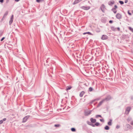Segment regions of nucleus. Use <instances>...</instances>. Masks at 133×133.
Instances as JSON below:
<instances>
[{
    "instance_id": "nucleus-1",
    "label": "nucleus",
    "mask_w": 133,
    "mask_h": 133,
    "mask_svg": "<svg viewBox=\"0 0 133 133\" xmlns=\"http://www.w3.org/2000/svg\"><path fill=\"white\" fill-rule=\"evenodd\" d=\"M111 97L110 95H108L103 99L104 102L108 101L111 99Z\"/></svg>"
},
{
    "instance_id": "nucleus-2",
    "label": "nucleus",
    "mask_w": 133,
    "mask_h": 133,
    "mask_svg": "<svg viewBox=\"0 0 133 133\" xmlns=\"http://www.w3.org/2000/svg\"><path fill=\"white\" fill-rule=\"evenodd\" d=\"M30 117V115H27L26 116H25V117H24L23 119L22 122V123H25V122L27 119Z\"/></svg>"
},
{
    "instance_id": "nucleus-3",
    "label": "nucleus",
    "mask_w": 133,
    "mask_h": 133,
    "mask_svg": "<svg viewBox=\"0 0 133 133\" xmlns=\"http://www.w3.org/2000/svg\"><path fill=\"white\" fill-rule=\"evenodd\" d=\"M100 8L102 12H104L106 8H105V6L104 4H102L101 5L100 7Z\"/></svg>"
},
{
    "instance_id": "nucleus-4",
    "label": "nucleus",
    "mask_w": 133,
    "mask_h": 133,
    "mask_svg": "<svg viewBox=\"0 0 133 133\" xmlns=\"http://www.w3.org/2000/svg\"><path fill=\"white\" fill-rule=\"evenodd\" d=\"M90 8V6H82L81 7V8L85 10H89Z\"/></svg>"
},
{
    "instance_id": "nucleus-5",
    "label": "nucleus",
    "mask_w": 133,
    "mask_h": 133,
    "mask_svg": "<svg viewBox=\"0 0 133 133\" xmlns=\"http://www.w3.org/2000/svg\"><path fill=\"white\" fill-rule=\"evenodd\" d=\"M131 109L130 107H129L127 108L125 113L126 114H128L130 111Z\"/></svg>"
},
{
    "instance_id": "nucleus-6",
    "label": "nucleus",
    "mask_w": 133,
    "mask_h": 133,
    "mask_svg": "<svg viewBox=\"0 0 133 133\" xmlns=\"http://www.w3.org/2000/svg\"><path fill=\"white\" fill-rule=\"evenodd\" d=\"M92 110H89L88 111H85L84 115L85 116H88L90 115L91 113Z\"/></svg>"
},
{
    "instance_id": "nucleus-7",
    "label": "nucleus",
    "mask_w": 133,
    "mask_h": 133,
    "mask_svg": "<svg viewBox=\"0 0 133 133\" xmlns=\"http://www.w3.org/2000/svg\"><path fill=\"white\" fill-rule=\"evenodd\" d=\"M14 19V15H12L11 16L9 22V25H11L13 22V20Z\"/></svg>"
},
{
    "instance_id": "nucleus-8",
    "label": "nucleus",
    "mask_w": 133,
    "mask_h": 133,
    "mask_svg": "<svg viewBox=\"0 0 133 133\" xmlns=\"http://www.w3.org/2000/svg\"><path fill=\"white\" fill-rule=\"evenodd\" d=\"M116 17L117 19H120L122 18V16L120 14L118 13L116 15Z\"/></svg>"
},
{
    "instance_id": "nucleus-9",
    "label": "nucleus",
    "mask_w": 133,
    "mask_h": 133,
    "mask_svg": "<svg viewBox=\"0 0 133 133\" xmlns=\"http://www.w3.org/2000/svg\"><path fill=\"white\" fill-rule=\"evenodd\" d=\"M108 36L106 35H103L102 36V37H101V39H102L104 40H105L108 39Z\"/></svg>"
},
{
    "instance_id": "nucleus-10",
    "label": "nucleus",
    "mask_w": 133,
    "mask_h": 133,
    "mask_svg": "<svg viewBox=\"0 0 133 133\" xmlns=\"http://www.w3.org/2000/svg\"><path fill=\"white\" fill-rule=\"evenodd\" d=\"M115 3V2L113 0L110 1L108 2V4L110 6H112Z\"/></svg>"
},
{
    "instance_id": "nucleus-11",
    "label": "nucleus",
    "mask_w": 133,
    "mask_h": 133,
    "mask_svg": "<svg viewBox=\"0 0 133 133\" xmlns=\"http://www.w3.org/2000/svg\"><path fill=\"white\" fill-rule=\"evenodd\" d=\"M90 121L92 123H95L96 122V120L95 119H94L92 118H91L90 119Z\"/></svg>"
},
{
    "instance_id": "nucleus-12",
    "label": "nucleus",
    "mask_w": 133,
    "mask_h": 133,
    "mask_svg": "<svg viewBox=\"0 0 133 133\" xmlns=\"http://www.w3.org/2000/svg\"><path fill=\"white\" fill-rule=\"evenodd\" d=\"M104 102V101L103 99L102 101H101L99 102V103H98V105L97 106V107H99V106H100L101 105H102L103 103Z\"/></svg>"
},
{
    "instance_id": "nucleus-13",
    "label": "nucleus",
    "mask_w": 133,
    "mask_h": 133,
    "mask_svg": "<svg viewBox=\"0 0 133 133\" xmlns=\"http://www.w3.org/2000/svg\"><path fill=\"white\" fill-rule=\"evenodd\" d=\"M87 123L88 124L92 126V127H95V125H94V124L91 123V122H89V121H87Z\"/></svg>"
},
{
    "instance_id": "nucleus-14",
    "label": "nucleus",
    "mask_w": 133,
    "mask_h": 133,
    "mask_svg": "<svg viewBox=\"0 0 133 133\" xmlns=\"http://www.w3.org/2000/svg\"><path fill=\"white\" fill-rule=\"evenodd\" d=\"M80 2L79 1V0H75L74 2L73 3V4L74 5H75L78 3Z\"/></svg>"
},
{
    "instance_id": "nucleus-15",
    "label": "nucleus",
    "mask_w": 133,
    "mask_h": 133,
    "mask_svg": "<svg viewBox=\"0 0 133 133\" xmlns=\"http://www.w3.org/2000/svg\"><path fill=\"white\" fill-rule=\"evenodd\" d=\"M6 118H4L2 120H0V124H2L4 121H6Z\"/></svg>"
},
{
    "instance_id": "nucleus-16",
    "label": "nucleus",
    "mask_w": 133,
    "mask_h": 133,
    "mask_svg": "<svg viewBox=\"0 0 133 133\" xmlns=\"http://www.w3.org/2000/svg\"><path fill=\"white\" fill-rule=\"evenodd\" d=\"M85 92L84 91H82L79 94V96L80 97H82L83 96V95L84 94Z\"/></svg>"
},
{
    "instance_id": "nucleus-17",
    "label": "nucleus",
    "mask_w": 133,
    "mask_h": 133,
    "mask_svg": "<svg viewBox=\"0 0 133 133\" xmlns=\"http://www.w3.org/2000/svg\"><path fill=\"white\" fill-rule=\"evenodd\" d=\"M72 88V87L71 86H68L66 88V90H68Z\"/></svg>"
},
{
    "instance_id": "nucleus-18",
    "label": "nucleus",
    "mask_w": 133,
    "mask_h": 133,
    "mask_svg": "<svg viewBox=\"0 0 133 133\" xmlns=\"http://www.w3.org/2000/svg\"><path fill=\"white\" fill-rule=\"evenodd\" d=\"M86 34H88L90 35H93L90 32H85L83 33V34L85 35Z\"/></svg>"
},
{
    "instance_id": "nucleus-19",
    "label": "nucleus",
    "mask_w": 133,
    "mask_h": 133,
    "mask_svg": "<svg viewBox=\"0 0 133 133\" xmlns=\"http://www.w3.org/2000/svg\"><path fill=\"white\" fill-rule=\"evenodd\" d=\"M111 10L115 14L117 12V11L116 10L115 8H112L111 9Z\"/></svg>"
},
{
    "instance_id": "nucleus-20",
    "label": "nucleus",
    "mask_w": 133,
    "mask_h": 133,
    "mask_svg": "<svg viewBox=\"0 0 133 133\" xmlns=\"http://www.w3.org/2000/svg\"><path fill=\"white\" fill-rule=\"evenodd\" d=\"M104 129L105 130H108L109 129V127L108 126L106 125Z\"/></svg>"
},
{
    "instance_id": "nucleus-21",
    "label": "nucleus",
    "mask_w": 133,
    "mask_h": 133,
    "mask_svg": "<svg viewBox=\"0 0 133 133\" xmlns=\"http://www.w3.org/2000/svg\"><path fill=\"white\" fill-rule=\"evenodd\" d=\"M111 29L112 31H115L116 30V28H115L114 26L111 27Z\"/></svg>"
},
{
    "instance_id": "nucleus-22",
    "label": "nucleus",
    "mask_w": 133,
    "mask_h": 133,
    "mask_svg": "<svg viewBox=\"0 0 133 133\" xmlns=\"http://www.w3.org/2000/svg\"><path fill=\"white\" fill-rule=\"evenodd\" d=\"M96 100V99H94L91 101L89 103L90 104H91L92 103L94 102Z\"/></svg>"
},
{
    "instance_id": "nucleus-23",
    "label": "nucleus",
    "mask_w": 133,
    "mask_h": 133,
    "mask_svg": "<svg viewBox=\"0 0 133 133\" xmlns=\"http://www.w3.org/2000/svg\"><path fill=\"white\" fill-rule=\"evenodd\" d=\"M8 14V11H6L5 12L4 15V16L6 17V16Z\"/></svg>"
},
{
    "instance_id": "nucleus-24",
    "label": "nucleus",
    "mask_w": 133,
    "mask_h": 133,
    "mask_svg": "<svg viewBox=\"0 0 133 133\" xmlns=\"http://www.w3.org/2000/svg\"><path fill=\"white\" fill-rule=\"evenodd\" d=\"M96 31L98 32H100V30L99 28H97L95 30Z\"/></svg>"
},
{
    "instance_id": "nucleus-25",
    "label": "nucleus",
    "mask_w": 133,
    "mask_h": 133,
    "mask_svg": "<svg viewBox=\"0 0 133 133\" xmlns=\"http://www.w3.org/2000/svg\"><path fill=\"white\" fill-rule=\"evenodd\" d=\"M93 90V88L92 87H90L89 88L88 91L89 92H91Z\"/></svg>"
},
{
    "instance_id": "nucleus-26",
    "label": "nucleus",
    "mask_w": 133,
    "mask_h": 133,
    "mask_svg": "<svg viewBox=\"0 0 133 133\" xmlns=\"http://www.w3.org/2000/svg\"><path fill=\"white\" fill-rule=\"evenodd\" d=\"M111 120H110V121L108 123V124L109 125H112L111 123Z\"/></svg>"
},
{
    "instance_id": "nucleus-27",
    "label": "nucleus",
    "mask_w": 133,
    "mask_h": 133,
    "mask_svg": "<svg viewBox=\"0 0 133 133\" xmlns=\"http://www.w3.org/2000/svg\"><path fill=\"white\" fill-rule=\"evenodd\" d=\"M128 29L130 30L133 32V29L131 27H129Z\"/></svg>"
},
{
    "instance_id": "nucleus-28",
    "label": "nucleus",
    "mask_w": 133,
    "mask_h": 133,
    "mask_svg": "<svg viewBox=\"0 0 133 133\" xmlns=\"http://www.w3.org/2000/svg\"><path fill=\"white\" fill-rule=\"evenodd\" d=\"M71 130L72 131L75 132L76 131V129L74 128H72L71 129Z\"/></svg>"
},
{
    "instance_id": "nucleus-29",
    "label": "nucleus",
    "mask_w": 133,
    "mask_h": 133,
    "mask_svg": "<svg viewBox=\"0 0 133 133\" xmlns=\"http://www.w3.org/2000/svg\"><path fill=\"white\" fill-rule=\"evenodd\" d=\"M99 124H100L99 123L97 122L95 124H94V125H95V126L96 125L97 126H98L99 125Z\"/></svg>"
},
{
    "instance_id": "nucleus-30",
    "label": "nucleus",
    "mask_w": 133,
    "mask_h": 133,
    "mask_svg": "<svg viewBox=\"0 0 133 133\" xmlns=\"http://www.w3.org/2000/svg\"><path fill=\"white\" fill-rule=\"evenodd\" d=\"M6 17H5V16H3V18H2L1 19V22H2L4 19Z\"/></svg>"
},
{
    "instance_id": "nucleus-31",
    "label": "nucleus",
    "mask_w": 133,
    "mask_h": 133,
    "mask_svg": "<svg viewBox=\"0 0 133 133\" xmlns=\"http://www.w3.org/2000/svg\"><path fill=\"white\" fill-rule=\"evenodd\" d=\"M101 117V118H102V117L101 116V115H96V118H98V117Z\"/></svg>"
},
{
    "instance_id": "nucleus-32",
    "label": "nucleus",
    "mask_w": 133,
    "mask_h": 133,
    "mask_svg": "<svg viewBox=\"0 0 133 133\" xmlns=\"http://www.w3.org/2000/svg\"><path fill=\"white\" fill-rule=\"evenodd\" d=\"M119 3L121 5L123 4L124 3L123 1H119Z\"/></svg>"
},
{
    "instance_id": "nucleus-33",
    "label": "nucleus",
    "mask_w": 133,
    "mask_h": 133,
    "mask_svg": "<svg viewBox=\"0 0 133 133\" xmlns=\"http://www.w3.org/2000/svg\"><path fill=\"white\" fill-rule=\"evenodd\" d=\"M5 38V37H2L1 39V41H3Z\"/></svg>"
},
{
    "instance_id": "nucleus-34",
    "label": "nucleus",
    "mask_w": 133,
    "mask_h": 133,
    "mask_svg": "<svg viewBox=\"0 0 133 133\" xmlns=\"http://www.w3.org/2000/svg\"><path fill=\"white\" fill-rule=\"evenodd\" d=\"M120 126L118 125H117L116 127V128L117 129H118V128H120Z\"/></svg>"
},
{
    "instance_id": "nucleus-35",
    "label": "nucleus",
    "mask_w": 133,
    "mask_h": 133,
    "mask_svg": "<svg viewBox=\"0 0 133 133\" xmlns=\"http://www.w3.org/2000/svg\"><path fill=\"white\" fill-rule=\"evenodd\" d=\"M128 14L129 15H131V13H130V12H129V10L128 11Z\"/></svg>"
},
{
    "instance_id": "nucleus-36",
    "label": "nucleus",
    "mask_w": 133,
    "mask_h": 133,
    "mask_svg": "<svg viewBox=\"0 0 133 133\" xmlns=\"http://www.w3.org/2000/svg\"><path fill=\"white\" fill-rule=\"evenodd\" d=\"M42 0H36V2L38 3L40 2Z\"/></svg>"
},
{
    "instance_id": "nucleus-37",
    "label": "nucleus",
    "mask_w": 133,
    "mask_h": 133,
    "mask_svg": "<svg viewBox=\"0 0 133 133\" xmlns=\"http://www.w3.org/2000/svg\"><path fill=\"white\" fill-rule=\"evenodd\" d=\"M100 121L101 122H104V120L103 119H100Z\"/></svg>"
},
{
    "instance_id": "nucleus-38",
    "label": "nucleus",
    "mask_w": 133,
    "mask_h": 133,
    "mask_svg": "<svg viewBox=\"0 0 133 133\" xmlns=\"http://www.w3.org/2000/svg\"><path fill=\"white\" fill-rule=\"evenodd\" d=\"M130 124L131 125H133V121H131V122H130Z\"/></svg>"
},
{
    "instance_id": "nucleus-39",
    "label": "nucleus",
    "mask_w": 133,
    "mask_h": 133,
    "mask_svg": "<svg viewBox=\"0 0 133 133\" xmlns=\"http://www.w3.org/2000/svg\"><path fill=\"white\" fill-rule=\"evenodd\" d=\"M113 22V21L112 20H110L109 21V23H111Z\"/></svg>"
},
{
    "instance_id": "nucleus-40",
    "label": "nucleus",
    "mask_w": 133,
    "mask_h": 133,
    "mask_svg": "<svg viewBox=\"0 0 133 133\" xmlns=\"http://www.w3.org/2000/svg\"><path fill=\"white\" fill-rule=\"evenodd\" d=\"M114 8H115V9H116L117 8V6L116 5H115L114 6Z\"/></svg>"
},
{
    "instance_id": "nucleus-41",
    "label": "nucleus",
    "mask_w": 133,
    "mask_h": 133,
    "mask_svg": "<svg viewBox=\"0 0 133 133\" xmlns=\"http://www.w3.org/2000/svg\"><path fill=\"white\" fill-rule=\"evenodd\" d=\"M3 34V32H2L1 31L0 32V36H1Z\"/></svg>"
},
{
    "instance_id": "nucleus-42",
    "label": "nucleus",
    "mask_w": 133,
    "mask_h": 133,
    "mask_svg": "<svg viewBox=\"0 0 133 133\" xmlns=\"http://www.w3.org/2000/svg\"><path fill=\"white\" fill-rule=\"evenodd\" d=\"M4 2V0H0V2L1 3H3Z\"/></svg>"
},
{
    "instance_id": "nucleus-43",
    "label": "nucleus",
    "mask_w": 133,
    "mask_h": 133,
    "mask_svg": "<svg viewBox=\"0 0 133 133\" xmlns=\"http://www.w3.org/2000/svg\"><path fill=\"white\" fill-rule=\"evenodd\" d=\"M9 2V0H6V3L7 4Z\"/></svg>"
},
{
    "instance_id": "nucleus-44",
    "label": "nucleus",
    "mask_w": 133,
    "mask_h": 133,
    "mask_svg": "<svg viewBox=\"0 0 133 133\" xmlns=\"http://www.w3.org/2000/svg\"><path fill=\"white\" fill-rule=\"evenodd\" d=\"M59 125L58 124H55V127H58L59 126Z\"/></svg>"
},
{
    "instance_id": "nucleus-45",
    "label": "nucleus",
    "mask_w": 133,
    "mask_h": 133,
    "mask_svg": "<svg viewBox=\"0 0 133 133\" xmlns=\"http://www.w3.org/2000/svg\"><path fill=\"white\" fill-rule=\"evenodd\" d=\"M116 29L118 30V31H119L120 30V29L119 27L116 28Z\"/></svg>"
},
{
    "instance_id": "nucleus-46",
    "label": "nucleus",
    "mask_w": 133,
    "mask_h": 133,
    "mask_svg": "<svg viewBox=\"0 0 133 133\" xmlns=\"http://www.w3.org/2000/svg\"><path fill=\"white\" fill-rule=\"evenodd\" d=\"M128 2V0H125V3H127Z\"/></svg>"
},
{
    "instance_id": "nucleus-47",
    "label": "nucleus",
    "mask_w": 133,
    "mask_h": 133,
    "mask_svg": "<svg viewBox=\"0 0 133 133\" xmlns=\"http://www.w3.org/2000/svg\"><path fill=\"white\" fill-rule=\"evenodd\" d=\"M20 0H15V1L16 2H18Z\"/></svg>"
},
{
    "instance_id": "nucleus-48",
    "label": "nucleus",
    "mask_w": 133,
    "mask_h": 133,
    "mask_svg": "<svg viewBox=\"0 0 133 133\" xmlns=\"http://www.w3.org/2000/svg\"><path fill=\"white\" fill-rule=\"evenodd\" d=\"M131 100H133V96H131Z\"/></svg>"
},
{
    "instance_id": "nucleus-49",
    "label": "nucleus",
    "mask_w": 133,
    "mask_h": 133,
    "mask_svg": "<svg viewBox=\"0 0 133 133\" xmlns=\"http://www.w3.org/2000/svg\"><path fill=\"white\" fill-rule=\"evenodd\" d=\"M96 99V100H99V99L98 98H97V99Z\"/></svg>"
},
{
    "instance_id": "nucleus-50",
    "label": "nucleus",
    "mask_w": 133,
    "mask_h": 133,
    "mask_svg": "<svg viewBox=\"0 0 133 133\" xmlns=\"http://www.w3.org/2000/svg\"><path fill=\"white\" fill-rule=\"evenodd\" d=\"M12 116H14L15 115H14V114H12Z\"/></svg>"
},
{
    "instance_id": "nucleus-51",
    "label": "nucleus",
    "mask_w": 133,
    "mask_h": 133,
    "mask_svg": "<svg viewBox=\"0 0 133 133\" xmlns=\"http://www.w3.org/2000/svg\"><path fill=\"white\" fill-rule=\"evenodd\" d=\"M79 1L81 2V1H82L83 0H79Z\"/></svg>"
},
{
    "instance_id": "nucleus-52",
    "label": "nucleus",
    "mask_w": 133,
    "mask_h": 133,
    "mask_svg": "<svg viewBox=\"0 0 133 133\" xmlns=\"http://www.w3.org/2000/svg\"><path fill=\"white\" fill-rule=\"evenodd\" d=\"M128 125H129V126H130V125L129 124H128Z\"/></svg>"
},
{
    "instance_id": "nucleus-53",
    "label": "nucleus",
    "mask_w": 133,
    "mask_h": 133,
    "mask_svg": "<svg viewBox=\"0 0 133 133\" xmlns=\"http://www.w3.org/2000/svg\"><path fill=\"white\" fill-rule=\"evenodd\" d=\"M84 85H86V84H85Z\"/></svg>"
},
{
    "instance_id": "nucleus-54",
    "label": "nucleus",
    "mask_w": 133,
    "mask_h": 133,
    "mask_svg": "<svg viewBox=\"0 0 133 133\" xmlns=\"http://www.w3.org/2000/svg\"><path fill=\"white\" fill-rule=\"evenodd\" d=\"M84 85H86V84H85Z\"/></svg>"
},
{
    "instance_id": "nucleus-55",
    "label": "nucleus",
    "mask_w": 133,
    "mask_h": 133,
    "mask_svg": "<svg viewBox=\"0 0 133 133\" xmlns=\"http://www.w3.org/2000/svg\"><path fill=\"white\" fill-rule=\"evenodd\" d=\"M123 36H126V35H124Z\"/></svg>"
},
{
    "instance_id": "nucleus-56",
    "label": "nucleus",
    "mask_w": 133,
    "mask_h": 133,
    "mask_svg": "<svg viewBox=\"0 0 133 133\" xmlns=\"http://www.w3.org/2000/svg\"><path fill=\"white\" fill-rule=\"evenodd\" d=\"M46 62H47V61L46 60Z\"/></svg>"
},
{
    "instance_id": "nucleus-57",
    "label": "nucleus",
    "mask_w": 133,
    "mask_h": 133,
    "mask_svg": "<svg viewBox=\"0 0 133 133\" xmlns=\"http://www.w3.org/2000/svg\"><path fill=\"white\" fill-rule=\"evenodd\" d=\"M41 104H42V102H41Z\"/></svg>"
}]
</instances>
